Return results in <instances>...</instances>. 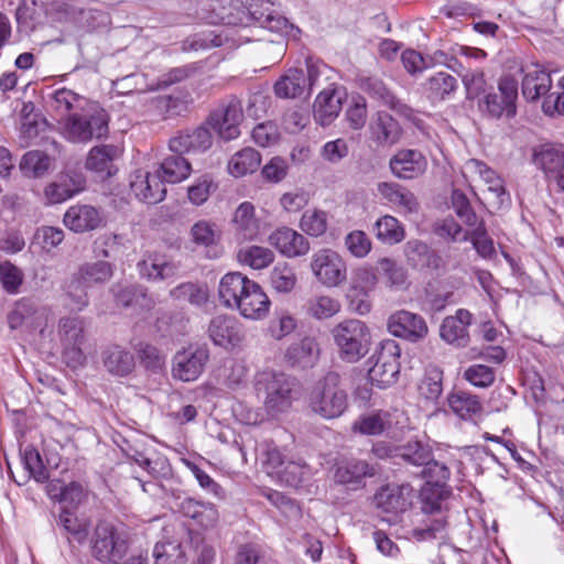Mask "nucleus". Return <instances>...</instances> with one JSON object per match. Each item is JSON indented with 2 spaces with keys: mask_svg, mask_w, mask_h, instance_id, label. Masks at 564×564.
<instances>
[{
  "mask_svg": "<svg viewBox=\"0 0 564 564\" xmlns=\"http://www.w3.org/2000/svg\"><path fill=\"white\" fill-rule=\"evenodd\" d=\"M340 110L341 96L334 84H327L315 99L314 118L322 126H327L339 115Z\"/></svg>",
  "mask_w": 564,
  "mask_h": 564,
  "instance_id": "obj_36",
  "label": "nucleus"
},
{
  "mask_svg": "<svg viewBox=\"0 0 564 564\" xmlns=\"http://www.w3.org/2000/svg\"><path fill=\"white\" fill-rule=\"evenodd\" d=\"M254 390L270 414L285 412L297 395L296 383L292 377L271 370L257 373Z\"/></svg>",
  "mask_w": 564,
  "mask_h": 564,
  "instance_id": "obj_2",
  "label": "nucleus"
},
{
  "mask_svg": "<svg viewBox=\"0 0 564 564\" xmlns=\"http://www.w3.org/2000/svg\"><path fill=\"white\" fill-rule=\"evenodd\" d=\"M251 281L240 272L225 274L218 288L220 302L228 308H235L236 305H239V301Z\"/></svg>",
  "mask_w": 564,
  "mask_h": 564,
  "instance_id": "obj_38",
  "label": "nucleus"
},
{
  "mask_svg": "<svg viewBox=\"0 0 564 564\" xmlns=\"http://www.w3.org/2000/svg\"><path fill=\"white\" fill-rule=\"evenodd\" d=\"M268 241L288 258L305 256L311 248L308 240L302 234L285 226L275 229Z\"/></svg>",
  "mask_w": 564,
  "mask_h": 564,
  "instance_id": "obj_28",
  "label": "nucleus"
},
{
  "mask_svg": "<svg viewBox=\"0 0 564 564\" xmlns=\"http://www.w3.org/2000/svg\"><path fill=\"white\" fill-rule=\"evenodd\" d=\"M191 163L183 156V154L173 153L166 156L158 172H160L165 183H180L187 178L191 174Z\"/></svg>",
  "mask_w": 564,
  "mask_h": 564,
  "instance_id": "obj_46",
  "label": "nucleus"
},
{
  "mask_svg": "<svg viewBox=\"0 0 564 564\" xmlns=\"http://www.w3.org/2000/svg\"><path fill=\"white\" fill-rule=\"evenodd\" d=\"M82 189V180H75L68 174H63L45 186L44 197L48 204H59L73 197Z\"/></svg>",
  "mask_w": 564,
  "mask_h": 564,
  "instance_id": "obj_43",
  "label": "nucleus"
},
{
  "mask_svg": "<svg viewBox=\"0 0 564 564\" xmlns=\"http://www.w3.org/2000/svg\"><path fill=\"white\" fill-rule=\"evenodd\" d=\"M348 406V397L340 387V376L328 372L310 394L311 410L324 419L339 417Z\"/></svg>",
  "mask_w": 564,
  "mask_h": 564,
  "instance_id": "obj_4",
  "label": "nucleus"
},
{
  "mask_svg": "<svg viewBox=\"0 0 564 564\" xmlns=\"http://www.w3.org/2000/svg\"><path fill=\"white\" fill-rule=\"evenodd\" d=\"M421 510L423 519L421 525L413 529V536L417 540H431L440 536L446 528V514L442 510L441 501L429 500L424 498L422 500Z\"/></svg>",
  "mask_w": 564,
  "mask_h": 564,
  "instance_id": "obj_23",
  "label": "nucleus"
},
{
  "mask_svg": "<svg viewBox=\"0 0 564 564\" xmlns=\"http://www.w3.org/2000/svg\"><path fill=\"white\" fill-rule=\"evenodd\" d=\"M319 356V345L315 337L305 336L291 343L285 352L284 359L292 367H312Z\"/></svg>",
  "mask_w": 564,
  "mask_h": 564,
  "instance_id": "obj_35",
  "label": "nucleus"
},
{
  "mask_svg": "<svg viewBox=\"0 0 564 564\" xmlns=\"http://www.w3.org/2000/svg\"><path fill=\"white\" fill-rule=\"evenodd\" d=\"M213 23L248 26L252 23L272 32H284L289 21L273 9L269 0H250L248 7L230 3L212 17Z\"/></svg>",
  "mask_w": 564,
  "mask_h": 564,
  "instance_id": "obj_1",
  "label": "nucleus"
},
{
  "mask_svg": "<svg viewBox=\"0 0 564 564\" xmlns=\"http://www.w3.org/2000/svg\"><path fill=\"white\" fill-rule=\"evenodd\" d=\"M376 237L383 243L394 245L405 237L404 227L391 215L380 217L375 224Z\"/></svg>",
  "mask_w": 564,
  "mask_h": 564,
  "instance_id": "obj_52",
  "label": "nucleus"
},
{
  "mask_svg": "<svg viewBox=\"0 0 564 564\" xmlns=\"http://www.w3.org/2000/svg\"><path fill=\"white\" fill-rule=\"evenodd\" d=\"M473 315L465 308H459L454 315L446 316L440 327L441 338L449 345L463 348L469 344L468 327Z\"/></svg>",
  "mask_w": 564,
  "mask_h": 564,
  "instance_id": "obj_27",
  "label": "nucleus"
},
{
  "mask_svg": "<svg viewBox=\"0 0 564 564\" xmlns=\"http://www.w3.org/2000/svg\"><path fill=\"white\" fill-rule=\"evenodd\" d=\"M390 425V414L386 411H377L361 415L355 421L352 429L364 435H380Z\"/></svg>",
  "mask_w": 564,
  "mask_h": 564,
  "instance_id": "obj_50",
  "label": "nucleus"
},
{
  "mask_svg": "<svg viewBox=\"0 0 564 564\" xmlns=\"http://www.w3.org/2000/svg\"><path fill=\"white\" fill-rule=\"evenodd\" d=\"M296 275L288 263L276 264L270 273V283L279 293H289L296 285Z\"/></svg>",
  "mask_w": 564,
  "mask_h": 564,
  "instance_id": "obj_62",
  "label": "nucleus"
},
{
  "mask_svg": "<svg viewBox=\"0 0 564 564\" xmlns=\"http://www.w3.org/2000/svg\"><path fill=\"white\" fill-rule=\"evenodd\" d=\"M368 132L370 140L381 148L395 145L403 134L399 121L383 110H379L371 116Z\"/></svg>",
  "mask_w": 564,
  "mask_h": 564,
  "instance_id": "obj_21",
  "label": "nucleus"
},
{
  "mask_svg": "<svg viewBox=\"0 0 564 564\" xmlns=\"http://www.w3.org/2000/svg\"><path fill=\"white\" fill-rule=\"evenodd\" d=\"M243 119L241 101L229 96L223 99L217 108L210 112L207 123L225 141H231L240 135V123Z\"/></svg>",
  "mask_w": 564,
  "mask_h": 564,
  "instance_id": "obj_11",
  "label": "nucleus"
},
{
  "mask_svg": "<svg viewBox=\"0 0 564 564\" xmlns=\"http://www.w3.org/2000/svg\"><path fill=\"white\" fill-rule=\"evenodd\" d=\"M87 99L67 88H59L48 95L47 105L61 119L69 117L72 111L84 109Z\"/></svg>",
  "mask_w": 564,
  "mask_h": 564,
  "instance_id": "obj_40",
  "label": "nucleus"
},
{
  "mask_svg": "<svg viewBox=\"0 0 564 564\" xmlns=\"http://www.w3.org/2000/svg\"><path fill=\"white\" fill-rule=\"evenodd\" d=\"M234 236L239 242L258 239L265 230V225L256 215V207L250 202L241 203L231 218Z\"/></svg>",
  "mask_w": 564,
  "mask_h": 564,
  "instance_id": "obj_20",
  "label": "nucleus"
},
{
  "mask_svg": "<svg viewBox=\"0 0 564 564\" xmlns=\"http://www.w3.org/2000/svg\"><path fill=\"white\" fill-rule=\"evenodd\" d=\"M84 321L77 316L63 317L58 322V336L64 355L74 366L84 365L86 356L82 346L85 343Z\"/></svg>",
  "mask_w": 564,
  "mask_h": 564,
  "instance_id": "obj_14",
  "label": "nucleus"
},
{
  "mask_svg": "<svg viewBox=\"0 0 564 564\" xmlns=\"http://www.w3.org/2000/svg\"><path fill=\"white\" fill-rule=\"evenodd\" d=\"M389 167L393 176L399 180H414L425 173L427 160L419 150L402 149L392 155Z\"/></svg>",
  "mask_w": 564,
  "mask_h": 564,
  "instance_id": "obj_22",
  "label": "nucleus"
},
{
  "mask_svg": "<svg viewBox=\"0 0 564 564\" xmlns=\"http://www.w3.org/2000/svg\"><path fill=\"white\" fill-rule=\"evenodd\" d=\"M209 360L206 346L188 347L177 351L172 360V377L183 382L197 380Z\"/></svg>",
  "mask_w": 564,
  "mask_h": 564,
  "instance_id": "obj_12",
  "label": "nucleus"
},
{
  "mask_svg": "<svg viewBox=\"0 0 564 564\" xmlns=\"http://www.w3.org/2000/svg\"><path fill=\"white\" fill-rule=\"evenodd\" d=\"M533 162L546 175L557 174L564 167V151L551 145H543L534 152Z\"/></svg>",
  "mask_w": 564,
  "mask_h": 564,
  "instance_id": "obj_51",
  "label": "nucleus"
},
{
  "mask_svg": "<svg viewBox=\"0 0 564 564\" xmlns=\"http://www.w3.org/2000/svg\"><path fill=\"white\" fill-rule=\"evenodd\" d=\"M113 275V265L107 261L87 262L78 267L66 285L72 308L82 311L88 305L87 289L105 284Z\"/></svg>",
  "mask_w": 564,
  "mask_h": 564,
  "instance_id": "obj_5",
  "label": "nucleus"
},
{
  "mask_svg": "<svg viewBox=\"0 0 564 564\" xmlns=\"http://www.w3.org/2000/svg\"><path fill=\"white\" fill-rule=\"evenodd\" d=\"M457 89L458 80L456 77L444 70L429 76L422 84L423 94L434 105L451 99Z\"/></svg>",
  "mask_w": 564,
  "mask_h": 564,
  "instance_id": "obj_33",
  "label": "nucleus"
},
{
  "mask_svg": "<svg viewBox=\"0 0 564 564\" xmlns=\"http://www.w3.org/2000/svg\"><path fill=\"white\" fill-rule=\"evenodd\" d=\"M183 516L192 519L203 528H212L218 521V511L210 502L197 501L193 498H185L178 506Z\"/></svg>",
  "mask_w": 564,
  "mask_h": 564,
  "instance_id": "obj_39",
  "label": "nucleus"
},
{
  "mask_svg": "<svg viewBox=\"0 0 564 564\" xmlns=\"http://www.w3.org/2000/svg\"><path fill=\"white\" fill-rule=\"evenodd\" d=\"M83 113L74 112L67 119L65 131L73 142H87L100 139L108 133V115L96 104H88Z\"/></svg>",
  "mask_w": 564,
  "mask_h": 564,
  "instance_id": "obj_6",
  "label": "nucleus"
},
{
  "mask_svg": "<svg viewBox=\"0 0 564 564\" xmlns=\"http://www.w3.org/2000/svg\"><path fill=\"white\" fill-rule=\"evenodd\" d=\"M213 144V135L205 126L177 132L169 140V150L176 154L200 153Z\"/></svg>",
  "mask_w": 564,
  "mask_h": 564,
  "instance_id": "obj_24",
  "label": "nucleus"
},
{
  "mask_svg": "<svg viewBox=\"0 0 564 564\" xmlns=\"http://www.w3.org/2000/svg\"><path fill=\"white\" fill-rule=\"evenodd\" d=\"M260 164V153L252 148H245L231 156L227 170L232 176L241 177L256 172Z\"/></svg>",
  "mask_w": 564,
  "mask_h": 564,
  "instance_id": "obj_45",
  "label": "nucleus"
},
{
  "mask_svg": "<svg viewBox=\"0 0 564 564\" xmlns=\"http://www.w3.org/2000/svg\"><path fill=\"white\" fill-rule=\"evenodd\" d=\"M387 326L391 335L411 343H419L429 334L425 319L421 315L405 310L390 315Z\"/></svg>",
  "mask_w": 564,
  "mask_h": 564,
  "instance_id": "obj_16",
  "label": "nucleus"
},
{
  "mask_svg": "<svg viewBox=\"0 0 564 564\" xmlns=\"http://www.w3.org/2000/svg\"><path fill=\"white\" fill-rule=\"evenodd\" d=\"M56 524L62 528L63 533L70 539L83 543L88 536V525L84 520L78 519L73 512L63 510L57 520Z\"/></svg>",
  "mask_w": 564,
  "mask_h": 564,
  "instance_id": "obj_57",
  "label": "nucleus"
},
{
  "mask_svg": "<svg viewBox=\"0 0 564 564\" xmlns=\"http://www.w3.org/2000/svg\"><path fill=\"white\" fill-rule=\"evenodd\" d=\"M372 503L384 513H402L412 503V490L409 486L386 485L375 494Z\"/></svg>",
  "mask_w": 564,
  "mask_h": 564,
  "instance_id": "obj_25",
  "label": "nucleus"
},
{
  "mask_svg": "<svg viewBox=\"0 0 564 564\" xmlns=\"http://www.w3.org/2000/svg\"><path fill=\"white\" fill-rule=\"evenodd\" d=\"M110 293L117 307L130 310L132 314L150 311L154 306L147 288L138 283H115Z\"/></svg>",
  "mask_w": 564,
  "mask_h": 564,
  "instance_id": "obj_18",
  "label": "nucleus"
},
{
  "mask_svg": "<svg viewBox=\"0 0 564 564\" xmlns=\"http://www.w3.org/2000/svg\"><path fill=\"white\" fill-rule=\"evenodd\" d=\"M189 102H192V97L189 94H185L184 96H160L154 100L155 108L163 112L166 117L181 115L184 110L187 109V105Z\"/></svg>",
  "mask_w": 564,
  "mask_h": 564,
  "instance_id": "obj_64",
  "label": "nucleus"
},
{
  "mask_svg": "<svg viewBox=\"0 0 564 564\" xmlns=\"http://www.w3.org/2000/svg\"><path fill=\"white\" fill-rule=\"evenodd\" d=\"M170 296L175 301L202 307L208 302L209 292L204 283L185 282L173 288L170 291Z\"/></svg>",
  "mask_w": 564,
  "mask_h": 564,
  "instance_id": "obj_47",
  "label": "nucleus"
},
{
  "mask_svg": "<svg viewBox=\"0 0 564 564\" xmlns=\"http://www.w3.org/2000/svg\"><path fill=\"white\" fill-rule=\"evenodd\" d=\"M311 271L318 283L333 289L347 280V263L336 250L322 248L311 257Z\"/></svg>",
  "mask_w": 564,
  "mask_h": 564,
  "instance_id": "obj_10",
  "label": "nucleus"
},
{
  "mask_svg": "<svg viewBox=\"0 0 564 564\" xmlns=\"http://www.w3.org/2000/svg\"><path fill=\"white\" fill-rule=\"evenodd\" d=\"M376 474V466L364 459L344 458L334 465L333 479L335 484L349 490H358L366 486L367 478L375 477Z\"/></svg>",
  "mask_w": 564,
  "mask_h": 564,
  "instance_id": "obj_15",
  "label": "nucleus"
},
{
  "mask_svg": "<svg viewBox=\"0 0 564 564\" xmlns=\"http://www.w3.org/2000/svg\"><path fill=\"white\" fill-rule=\"evenodd\" d=\"M302 308L306 316L316 321H325L337 315L341 310V304L339 300L330 295L317 294L307 299Z\"/></svg>",
  "mask_w": 564,
  "mask_h": 564,
  "instance_id": "obj_44",
  "label": "nucleus"
},
{
  "mask_svg": "<svg viewBox=\"0 0 564 564\" xmlns=\"http://www.w3.org/2000/svg\"><path fill=\"white\" fill-rule=\"evenodd\" d=\"M155 564H186V555L178 542L156 543L153 550Z\"/></svg>",
  "mask_w": 564,
  "mask_h": 564,
  "instance_id": "obj_61",
  "label": "nucleus"
},
{
  "mask_svg": "<svg viewBox=\"0 0 564 564\" xmlns=\"http://www.w3.org/2000/svg\"><path fill=\"white\" fill-rule=\"evenodd\" d=\"M522 95L527 101L534 102L544 97L552 87L551 74L540 65L522 68Z\"/></svg>",
  "mask_w": 564,
  "mask_h": 564,
  "instance_id": "obj_31",
  "label": "nucleus"
},
{
  "mask_svg": "<svg viewBox=\"0 0 564 564\" xmlns=\"http://www.w3.org/2000/svg\"><path fill=\"white\" fill-rule=\"evenodd\" d=\"M397 456L411 465L424 467L430 462L432 451L429 445L420 441H411L398 449Z\"/></svg>",
  "mask_w": 564,
  "mask_h": 564,
  "instance_id": "obj_60",
  "label": "nucleus"
},
{
  "mask_svg": "<svg viewBox=\"0 0 564 564\" xmlns=\"http://www.w3.org/2000/svg\"><path fill=\"white\" fill-rule=\"evenodd\" d=\"M53 160L46 153L33 150L26 152L20 161V170L26 177L41 178L51 170Z\"/></svg>",
  "mask_w": 564,
  "mask_h": 564,
  "instance_id": "obj_49",
  "label": "nucleus"
},
{
  "mask_svg": "<svg viewBox=\"0 0 564 564\" xmlns=\"http://www.w3.org/2000/svg\"><path fill=\"white\" fill-rule=\"evenodd\" d=\"M53 9L57 19L65 22L82 24L84 21H88V18L93 15V10H85L64 0L55 1L53 3Z\"/></svg>",
  "mask_w": 564,
  "mask_h": 564,
  "instance_id": "obj_63",
  "label": "nucleus"
},
{
  "mask_svg": "<svg viewBox=\"0 0 564 564\" xmlns=\"http://www.w3.org/2000/svg\"><path fill=\"white\" fill-rule=\"evenodd\" d=\"M449 409L463 420H471L482 412V403L476 394L463 390L452 391L447 395Z\"/></svg>",
  "mask_w": 564,
  "mask_h": 564,
  "instance_id": "obj_42",
  "label": "nucleus"
},
{
  "mask_svg": "<svg viewBox=\"0 0 564 564\" xmlns=\"http://www.w3.org/2000/svg\"><path fill=\"white\" fill-rule=\"evenodd\" d=\"M339 358L346 362H357L364 358L371 344L370 329L357 318L344 319L330 329Z\"/></svg>",
  "mask_w": 564,
  "mask_h": 564,
  "instance_id": "obj_3",
  "label": "nucleus"
},
{
  "mask_svg": "<svg viewBox=\"0 0 564 564\" xmlns=\"http://www.w3.org/2000/svg\"><path fill=\"white\" fill-rule=\"evenodd\" d=\"M306 88L305 73L302 69H289L274 84L275 95L281 98H296L301 96Z\"/></svg>",
  "mask_w": 564,
  "mask_h": 564,
  "instance_id": "obj_48",
  "label": "nucleus"
},
{
  "mask_svg": "<svg viewBox=\"0 0 564 564\" xmlns=\"http://www.w3.org/2000/svg\"><path fill=\"white\" fill-rule=\"evenodd\" d=\"M400 347L393 339L384 340L375 351L370 361L373 365L368 370L370 382L379 389L394 384L400 373Z\"/></svg>",
  "mask_w": 564,
  "mask_h": 564,
  "instance_id": "obj_7",
  "label": "nucleus"
},
{
  "mask_svg": "<svg viewBox=\"0 0 564 564\" xmlns=\"http://www.w3.org/2000/svg\"><path fill=\"white\" fill-rule=\"evenodd\" d=\"M208 336L216 346L226 349L240 346L246 338L242 325L228 315H217L210 319Z\"/></svg>",
  "mask_w": 564,
  "mask_h": 564,
  "instance_id": "obj_19",
  "label": "nucleus"
},
{
  "mask_svg": "<svg viewBox=\"0 0 564 564\" xmlns=\"http://www.w3.org/2000/svg\"><path fill=\"white\" fill-rule=\"evenodd\" d=\"M130 188L139 200L148 204H158L166 195L165 181L158 171L153 174L138 171L131 178Z\"/></svg>",
  "mask_w": 564,
  "mask_h": 564,
  "instance_id": "obj_26",
  "label": "nucleus"
},
{
  "mask_svg": "<svg viewBox=\"0 0 564 564\" xmlns=\"http://www.w3.org/2000/svg\"><path fill=\"white\" fill-rule=\"evenodd\" d=\"M64 225L74 232H86L102 224L100 212L90 205L70 206L64 215Z\"/></svg>",
  "mask_w": 564,
  "mask_h": 564,
  "instance_id": "obj_34",
  "label": "nucleus"
},
{
  "mask_svg": "<svg viewBox=\"0 0 564 564\" xmlns=\"http://www.w3.org/2000/svg\"><path fill=\"white\" fill-rule=\"evenodd\" d=\"M359 87L371 98L377 99L382 105L389 107L392 111L411 121L417 128H423V121L417 118L415 110L397 98L380 78L371 76L362 77L360 78Z\"/></svg>",
  "mask_w": 564,
  "mask_h": 564,
  "instance_id": "obj_13",
  "label": "nucleus"
},
{
  "mask_svg": "<svg viewBox=\"0 0 564 564\" xmlns=\"http://www.w3.org/2000/svg\"><path fill=\"white\" fill-rule=\"evenodd\" d=\"M101 360L107 371L113 376H128L134 368L133 355L127 349L112 345L101 352Z\"/></svg>",
  "mask_w": 564,
  "mask_h": 564,
  "instance_id": "obj_41",
  "label": "nucleus"
},
{
  "mask_svg": "<svg viewBox=\"0 0 564 564\" xmlns=\"http://www.w3.org/2000/svg\"><path fill=\"white\" fill-rule=\"evenodd\" d=\"M466 169L474 174H477L487 185V200L495 209H500L508 206L510 203V195L505 187L503 180L489 167L485 162L470 159L466 162Z\"/></svg>",
  "mask_w": 564,
  "mask_h": 564,
  "instance_id": "obj_17",
  "label": "nucleus"
},
{
  "mask_svg": "<svg viewBox=\"0 0 564 564\" xmlns=\"http://www.w3.org/2000/svg\"><path fill=\"white\" fill-rule=\"evenodd\" d=\"M237 259L241 264L249 265L254 270H261L274 261V253L265 247L249 246L238 251Z\"/></svg>",
  "mask_w": 564,
  "mask_h": 564,
  "instance_id": "obj_53",
  "label": "nucleus"
},
{
  "mask_svg": "<svg viewBox=\"0 0 564 564\" xmlns=\"http://www.w3.org/2000/svg\"><path fill=\"white\" fill-rule=\"evenodd\" d=\"M297 327V319L288 310H276L268 325V334L274 340H282Z\"/></svg>",
  "mask_w": 564,
  "mask_h": 564,
  "instance_id": "obj_55",
  "label": "nucleus"
},
{
  "mask_svg": "<svg viewBox=\"0 0 564 564\" xmlns=\"http://www.w3.org/2000/svg\"><path fill=\"white\" fill-rule=\"evenodd\" d=\"M420 395L427 401H436L443 392V371L436 366H429L419 383Z\"/></svg>",
  "mask_w": 564,
  "mask_h": 564,
  "instance_id": "obj_56",
  "label": "nucleus"
},
{
  "mask_svg": "<svg viewBox=\"0 0 564 564\" xmlns=\"http://www.w3.org/2000/svg\"><path fill=\"white\" fill-rule=\"evenodd\" d=\"M497 91L485 95L480 107L490 118L512 119L517 116L519 83L512 75H503L498 79Z\"/></svg>",
  "mask_w": 564,
  "mask_h": 564,
  "instance_id": "obj_8",
  "label": "nucleus"
},
{
  "mask_svg": "<svg viewBox=\"0 0 564 564\" xmlns=\"http://www.w3.org/2000/svg\"><path fill=\"white\" fill-rule=\"evenodd\" d=\"M189 236L194 245L207 248L220 240L221 230L215 223L202 219L191 227Z\"/></svg>",
  "mask_w": 564,
  "mask_h": 564,
  "instance_id": "obj_54",
  "label": "nucleus"
},
{
  "mask_svg": "<svg viewBox=\"0 0 564 564\" xmlns=\"http://www.w3.org/2000/svg\"><path fill=\"white\" fill-rule=\"evenodd\" d=\"M120 154L119 148L112 144L94 147L87 155L86 169L110 177L117 172L113 161Z\"/></svg>",
  "mask_w": 564,
  "mask_h": 564,
  "instance_id": "obj_37",
  "label": "nucleus"
},
{
  "mask_svg": "<svg viewBox=\"0 0 564 564\" xmlns=\"http://www.w3.org/2000/svg\"><path fill=\"white\" fill-rule=\"evenodd\" d=\"M141 278L158 282L172 279L178 271V265L170 257L162 253H149L137 264Z\"/></svg>",
  "mask_w": 564,
  "mask_h": 564,
  "instance_id": "obj_29",
  "label": "nucleus"
},
{
  "mask_svg": "<svg viewBox=\"0 0 564 564\" xmlns=\"http://www.w3.org/2000/svg\"><path fill=\"white\" fill-rule=\"evenodd\" d=\"M270 304L271 302L262 288L251 281L241 296L239 305H236L235 308L246 318L262 319L267 316Z\"/></svg>",
  "mask_w": 564,
  "mask_h": 564,
  "instance_id": "obj_32",
  "label": "nucleus"
},
{
  "mask_svg": "<svg viewBox=\"0 0 564 564\" xmlns=\"http://www.w3.org/2000/svg\"><path fill=\"white\" fill-rule=\"evenodd\" d=\"M328 227V215L324 210H306L301 217L300 228L311 237L323 236Z\"/></svg>",
  "mask_w": 564,
  "mask_h": 564,
  "instance_id": "obj_59",
  "label": "nucleus"
},
{
  "mask_svg": "<svg viewBox=\"0 0 564 564\" xmlns=\"http://www.w3.org/2000/svg\"><path fill=\"white\" fill-rule=\"evenodd\" d=\"M377 191L381 198L398 208L403 215L417 214L420 203L415 195L403 185L395 182H380Z\"/></svg>",
  "mask_w": 564,
  "mask_h": 564,
  "instance_id": "obj_30",
  "label": "nucleus"
},
{
  "mask_svg": "<svg viewBox=\"0 0 564 564\" xmlns=\"http://www.w3.org/2000/svg\"><path fill=\"white\" fill-rule=\"evenodd\" d=\"M471 231H467L464 240H470L474 249L482 259H492L496 254L494 240L488 236L484 221H480Z\"/></svg>",
  "mask_w": 564,
  "mask_h": 564,
  "instance_id": "obj_58",
  "label": "nucleus"
},
{
  "mask_svg": "<svg viewBox=\"0 0 564 564\" xmlns=\"http://www.w3.org/2000/svg\"><path fill=\"white\" fill-rule=\"evenodd\" d=\"M128 552L123 532L110 523H99L91 536V554L102 563L118 564Z\"/></svg>",
  "mask_w": 564,
  "mask_h": 564,
  "instance_id": "obj_9",
  "label": "nucleus"
}]
</instances>
